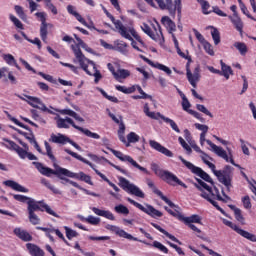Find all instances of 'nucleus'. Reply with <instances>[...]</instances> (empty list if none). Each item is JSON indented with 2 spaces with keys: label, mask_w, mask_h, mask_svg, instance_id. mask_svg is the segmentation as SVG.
Returning <instances> with one entry per match:
<instances>
[{
  "label": "nucleus",
  "mask_w": 256,
  "mask_h": 256,
  "mask_svg": "<svg viewBox=\"0 0 256 256\" xmlns=\"http://www.w3.org/2000/svg\"><path fill=\"white\" fill-rule=\"evenodd\" d=\"M45 149H46V155L51 159L53 163V167L55 170L46 167L41 162H33V165L36 167L37 171L41 173V175H44L45 177H51L52 175H64L65 177H70L71 179H79L80 181H84V183H88V185H93V182L91 181V176L79 172H71L68 169L59 167L57 165V159L55 158V155H53V149L51 148V145L47 143V141L44 142Z\"/></svg>",
  "instance_id": "f257e3e1"
},
{
  "label": "nucleus",
  "mask_w": 256,
  "mask_h": 256,
  "mask_svg": "<svg viewBox=\"0 0 256 256\" xmlns=\"http://www.w3.org/2000/svg\"><path fill=\"white\" fill-rule=\"evenodd\" d=\"M151 225H152V227H154V229H157V231H160V233H163V235L168 237V239H171V241H174L175 243L182 245L181 241H179V239H177V237L173 236L172 234H169V232H167L165 229L161 228V226H159L155 223H151Z\"/></svg>",
  "instance_id": "72a5a7b5"
},
{
  "label": "nucleus",
  "mask_w": 256,
  "mask_h": 256,
  "mask_svg": "<svg viewBox=\"0 0 256 256\" xmlns=\"http://www.w3.org/2000/svg\"><path fill=\"white\" fill-rule=\"evenodd\" d=\"M26 103L30 105V107H33L34 109H40V111H46L47 113H53V111L49 110L47 106L41 101L40 98H37L35 96H26Z\"/></svg>",
  "instance_id": "aec40b11"
},
{
  "label": "nucleus",
  "mask_w": 256,
  "mask_h": 256,
  "mask_svg": "<svg viewBox=\"0 0 256 256\" xmlns=\"http://www.w3.org/2000/svg\"><path fill=\"white\" fill-rule=\"evenodd\" d=\"M108 149L120 161H122L124 163H129L135 169H138L139 171H142V173H145L146 175H149V170H147L145 167H142L141 165H139V163H137V161H135V159H133V157H131L129 155H125V154H123V152L117 151V150H115L113 148H108Z\"/></svg>",
  "instance_id": "f8f14e48"
},
{
  "label": "nucleus",
  "mask_w": 256,
  "mask_h": 256,
  "mask_svg": "<svg viewBox=\"0 0 256 256\" xmlns=\"http://www.w3.org/2000/svg\"><path fill=\"white\" fill-rule=\"evenodd\" d=\"M118 181L119 186L123 189V191L130 193V195H135V197H140V199H145V193H143V191H141L137 185L130 183L127 178L119 176Z\"/></svg>",
  "instance_id": "9b49d317"
},
{
  "label": "nucleus",
  "mask_w": 256,
  "mask_h": 256,
  "mask_svg": "<svg viewBox=\"0 0 256 256\" xmlns=\"http://www.w3.org/2000/svg\"><path fill=\"white\" fill-rule=\"evenodd\" d=\"M79 44L72 45L71 49L79 63V65H95V63L91 60H89L87 57H85V55L83 54V52L81 51V47L82 49H85L87 51V53H91L92 55H95V50H93L91 47H89V45H87V43H85L83 40H78Z\"/></svg>",
  "instance_id": "0eeeda50"
},
{
  "label": "nucleus",
  "mask_w": 256,
  "mask_h": 256,
  "mask_svg": "<svg viewBox=\"0 0 256 256\" xmlns=\"http://www.w3.org/2000/svg\"><path fill=\"white\" fill-rule=\"evenodd\" d=\"M153 247H155L156 249H159V251H162V253H169V249H167V247H165V245H163L159 241H154Z\"/></svg>",
  "instance_id": "69168bd1"
},
{
  "label": "nucleus",
  "mask_w": 256,
  "mask_h": 256,
  "mask_svg": "<svg viewBox=\"0 0 256 256\" xmlns=\"http://www.w3.org/2000/svg\"><path fill=\"white\" fill-rule=\"evenodd\" d=\"M152 171L155 173V175H157V177H160V179L163 177L164 173L166 170H163L159 167V165L157 163H152L150 165Z\"/></svg>",
  "instance_id": "de8ad7c7"
},
{
  "label": "nucleus",
  "mask_w": 256,
  "mask_h": 256,
  "mask_svg": "<svg viewBox=\"0 0 256 256\" xmlns=\"http://www.w3.org/2000/svg\"><path fill=\"white\" fill-rule=\"evenodd\" d=\"M148 5H151V7H155V2L153 0H145ZM156 3H158V6L162 10H167L169 15L172 19H175V15L177 13V17L179 20L181 19V11L183 9V6L181 4V0H175L173 3V0H155Z\"/></svg>",
  "instance_id": "20e7f679"
},
{
  "label": "nucleus",
  "mask_w": 256,
  "mask_h": 256,
  "mask_svg": "<svg viewBox=\"0 0 256 256\" xmlns=\"http://www.w3.org/2000/svg\"><path fill=\"white\" fill-rule=\"evenodd\" d=\"M81 220L90 223V225H99V223H101V218H97L93 215H90L87 218L81 217Z\"/></svg>",
  "instance_id": "09e8293b"
},
{
  "label": "nucleus",
  "mask_w": 256,
  "mask_h": 256,
  "mask_svg": "<svg viewBox=\"0 0 256 256\" xmlns=\"http://www.w3.org/2000/svg\"><path fill=\"white\" fill-rule=\"evenodd\" d=\"M160 119H162L163 121H165V123H169L171 129H173V131H176V133H181V130H179V126H177V123H175L174 120L165 117L164 115H162L160 117Z\"/></svg>",
  "instance_id": "ea45409f"
},
{
  "label": "nucleus",
  "mask_w": 256,
  "mask_h": 256,
  "mask_svg": "<svg viewBox=\"0 0 256 256\" xmlns=\"http://www.w3.org/2000/svg\"><path fill=\"white\" fill-rule=\"evenodd\" d=\"M224 225H227V227H230L231 229H233L234 231H236V233H238V235H241V237H244V239H247L248 241H252V243H256V235L252 234L248 231H245L241 228H239L237 225L233 224V222L229 221V220H223Z\"/></svg>",
  "instance_id": "a211bd4d"
},
{
  "label": "nucleus",
  "mask_w": 256,
  "mask_h": 256,
  "mask_svg": "<svg viewBox=\"0 0 256 256\" xmlns=\"http://www.w3.org/2000/svg\"><path fill=\"white\" fill-rule=\"evenodd\" d=\"M201 68L199 66H187L186 68V77L192 85V87H197V83H199V80L201 79L200 74Z\"/></svg>",
  "instance_id": "f3484780"
},
{
  "label": "nucleus",
  "mask_w": 256,
  "mask_h": 256,
  "mask_svg": "<svg viewBox=\"0 0 256 256\" xmlns=\"http://www.w3.org/2000/svg\"><path fill=\"white\" fill-rule=\"evenodd\" d=\"M14 10L16 15L22 20V21H27V14H25V10H23L22 6L15 5Z\"/></svg>",
  "instance_id": "37998d69"
},
{
  "label": "nucleus",
  "mask_w": 256,
  "mask_h": 256,
  "mask_svg": "<svg viewBox=\"0 0 256 256\" xmlns=\"http://www.w3.org/2000/svg\"><path fill=\"white\" fill-rule=\"evenodd\" d=\"M91 210L93 213H95V215H98L99 217H105V219L115 221V215H113L109 210H101L97 207H92Z\"/></svg>",
  "instance_id": "7c9ffc66"
},
{
  "label": "nucleus",
  "mask_w": 256,
  "mask_h": 256,
  "mask_svg": "<svg viewBox=\"0 0 256 256\" xmlns=\"http://www.w3.org/2000/svg\"><path fill=\"white\" fill-rule=\"evenodd\" d=\"M204 51L208 53V55H215V51H213V46L208 41L204 42L203 44Z\"/></svg>",
  "instance_id": "338daca9"
},
{
  "label": "nucleus",
  "mask_w": 256,
  "mask_h": 256,
  "mask_svg": "<svg viewBox=\"0 0 256 256\" xmlns=\"http://www.w3.org/2000/svg\"><path fill=\"white\" fill-rule=\"evenodd\" d=\"M196 109L198 111H200V113H204V115H207L208 117L213 118V113H211V111H209V109H207V107H205V105L197 104Z\"/></svg>",
  "instance_id": "4d7b16f0"
},
{
  "label": "nucleus",
  "mask_w": 256,
  "mask_h": 256,
  "mask_svg": "<svg viewBox=\"0 0 256 256\" xmlns=\"http://www.w3.org/2000/svg\"><path fill=\"white\" fill-rule=\"evenodd\" d=\"M65 232H66V237L67 239L71 240L74 237H77L79 235V233H77V231L69 228L68 226H64Z\"/></svg>",
  "instance_id": "13d9d810"
},
{
  "label": "nucleus",
  "mask_w": 256,
  "mask_h": 256,
  "mask_svg": "<svg viewBox=\"0 0 256 256\" xmlns=\"http://www.w3.org/2000/svg\"><path fill=\"white\" fill-rule=\"evenodd\" d=\"M3 183L4 185H6V187H10V189L17 191L18 193H29V189L25 188L24 186L13 180H6Z\"/></svg>",
  "instance_id": "bb28decb"
},
{
  "label": "nucleus",
  "mask_w": 256,
  "mask_h": 256,
  "mask_svg": "<svg viewBox=\"0 0 256 256\" xmlns=\"http://www.w3.org/2000/svg\"><path fill=\"white\" fill-rule=\"evenodd\" d=\"M201 159L205 165L211 169V171L214 173L215 176H217L218 180L222 185H225L227 191H231V175L227 170L221 171L216 170L215 164L211 163L213 161V158H211L209 155H207L205 152H202Z\"/></svg>",
  "instance_id": "7ed1b4c3"
},
{
  "label": "nucleus",
  "mask_w": 256,
  "mask_h": 256,
  "mask_svg": "<svg viewBox=\"0 0 256 256\" xmlns=\"http://www.w3.org/2000/svg\"><path fill=\"white\" fill-rule=\"evenodd\" d=\"M26 249H28L30 255L32 256H45V252H43V250L35 244L27 243Z\"/></svg>",
  "instance_id": "473e14b6"
},
{
  "label": "nucleus",
  "mask_w": 256,
  "mask_h": 256,
  "mask_svg": "<svg viewBox=\"0 0 256 256\" xmlns=\"http://www.w3.org/2000/svg\"><path fill=\"white\" fill-rule=\"evenodd\" d=\"M2 141H4L1 142L3 147H6V149H9L10 151H15L20 159H27V153L29 150L21 148L19 145H17V143L7 138H3Z\"/></svg>",
  "instance_id": "dca6fc26"
},
{
  "label": "nucleus",
  "mask_w": 256,
  "mask_h": 256,
  "mask_svg": "<svg viewBox=\"0 0 256 256\" xmlns=\"http://www.w3.org/2000/svg\"><path fill=\"white\" fill-rule=\"evenodd\" d=\"M196 1L197 3H199V5H201L203 15L211 14V11H209V9H211V4H209V1L207 0H196Z\"/></svg>",
  "instance_id": "4c0bfd02"
},
{
  "label": "nucleus",
  "mask_w": 256,
  "mask_h": 256,
  "mask_svg": "<svg viewBox=\"0 0 256 256\" xmlns=\"http://www.w3.org/2000/svg\"><path fill=\"white\" fill-rule=\"evenodd\" d=\"M178 159H180L183 165H185V167H187V169H189L191 173H194V175H197L198 177L203 179V181H206V183H210V187H212V189H215V182H213V178H211V176H209L207 172L203 171V169H201L200 167L193 165V163L185 160L182 156H179Z\"/></svg>",
  "instance_id": "1a4fd4ad"
},
{
  "label": "nucleus",
  "mask_w": 256,
  "mask_h": 256,
  "mask_svg": "<svg viewBox=\"0 0 256 256\" xmlns=\"http://www.w3.org/2000/svg\"><path fill=\"white\" fill-rule=\"evenodd\" d=\"M149 145L152 149L158 151V153H162V155H165L166 157H173V152L161 145V143L155 140H149Z\"/></svg>",
  "instance_id": "b1692460"
},
{
  "label": "nucleus",
  "mask_w": 256,
  "mask_h": 256,
  "mask_svg": "<svg viewBox=\"0 0 256 256\" xmlns=\"http://www.w3.org/2000/svg\"><path fill=\"white\" fill-rule=\"evenodd\" d=\"M97 89L99 92H101V95H103L105 99H108V101H111L112 103H119V99H117V97L109 96L107 92H105V90H103L102 88H97Z\"/></svg>",
  "instance_id": "052dcab7"
},
{
  "label": "nucleus",
  "mask_w": 256,
  "mask_h": 256,
  "mask_svg": "<svg viewBox=\"0 0 256 256\" xmlns=\"http://www.w3.org/2000/svg\"><path fill=\"white\" fill-rule=\"evenodd\" d=\"M114 211L120 215H128L129 214V208L127 206L120 204L114 207Z\"/></svg>",
  "instance_id": "603ef678"
},
{
  "label": "nucleus",
  "mask_w": 256,
  "mask_h": 256,
  "mask_svg": "<svg viewBox=\"0 0 256 256\" xmlns=\"http://www.w3.org/2000/svg\"><path fill=\"white\" fill-rule=\"evenodd\" d=\"M70 71H73L74 73H79L81 70L85 71L87 75H91L95 77V83H99V80H101V72L97 70V66L95 65H82V66H75V65H68Z\"/></svg>",
  "instance_id": "4468645a"
},
{
  "label": "nucleus",
  "mask_w": 256,
  "mask_h": 256,
  "mask_svg": "<svg viewBox=\"0 0 256 256\" xmlns=\"http://www.w3.org/2000/svg\"><path fill=\"white\" fill-rule=\"evenodd\" d=\"M162 181L168 183V185H180L184 189H187V185L183 183L175 174L170 171L165 170L164 174L162 175Z\"/></svg>",
  "instance_id": "6ab92c4d"
},
{
  "label": "nucleus",
  "mask_w": 256,
  "mask_h": 256,
  "mask_svg": "<svg viewBox=\"0 0 256 256\" xmlns=\"http://www.w3.org/2000/svg\"><path fill=\"white\" fill-rule=\"evenodd\" d=\"M228 19H230L231 23H233L235 29L239 31V33H243V21H241L239 16H228Z\"/></svg>",
  "instance_id": "f704fd0d"
},
{
  "label": "nucleus",
  "mask_w": 256,
  "mask_h": 256,
  "mask_svg": "<svg viewBox=\"0 0 256 256\" xmlns=\"http://www.w3.org/2000/svg\"><path fill=\"white\" fill-rule=\"evenodd\" d=\"M208 71L215 73L216 75H222L225 79H229V76L233 75V70L229 65H222L221 70L215 69L213 66L207 67Z\"/></svg>",
  "instance_id": "5701e85b"
},
{
  "label": "nucleus",
  "mask_w": 256,
  "mask_h": 256,
  "mask_svg": "<svg viewBox=\"0 0 256 256\" xmlns=\"http://www.w3.org/2000/svg\"><path fill=\"white\" fill-rule=\"evenodd\" d=\"M50 143H58L60 145H65V143H69V137L58 133L57 135L51 134L49 138Z\"/></svg>",
  "instance_id": "2f4dec72"
},
{
  "label": "nucleus",
  "mask_w": 256,
  "mask_h": 256,
  "mask_svg": "<svg viewBox=\"0 0 256 256\" xmlns=\"http://www.w3.org/2000/svg\"><path fill=\"white\" fill-rule=\"evenodd\" d=\"M161 23L166 26V29L171 35L177 31V25L173 22V20H171V18H169V16H163L161 18Z\"/></svg>",
  "instance_id": "c756f323"
},
{
  "label": "nucleus",
  "mask_w": 256,
  "mask_h": 256,
  "mask_svg": "<svg viewBox=\"0 0 256 256\" xmlns=\"http://www.w3.org/2000/svg\"><path fill=\"white\" fill-rule=\"evenodd\" d=\"M141 29L150 39L156 41V43H160V45L165 43V37L163 36V32L161 31V26L159 24H157V27L154 26V30H152L148 24L144 23L141 26Z\"/></svg>",
  "instance_id": "ddd939ff"
},
{
  "label": "nucleus",
  "mask_w": 256,
  "mask_h": 256,
  "mask_svg": "<svg viewBox=\"0 0 256 256\" xmlns=\"http://www.w3.org/2000/svg\"><path fill=\"white\" fill-rule=\"evenodd\" d=\"M234 47L239 50L240 55H247V45L243 42H236Z\"/></svg>",
  "instance_id": "5fc2aeb1"
},
{
  "label": "nucleus",
  "mask_w": 256,
  "mask_h": 256,
  "mask_svg": "<svg viewBox=\"0 0 256 256\" xmlns=\"http://www.w3.org/2000/svg\"><path fill=\"white\" fill-rule=\"evenodd\" d=\"M106 229H108V231H113L116 235H119L120 237H123L124 239H129L130 241H139L138 238L134 237L133 235L127 233L125 230L117 227V226H113V225H106Z\"/></svg>",
  "instance_id": "4be33fe9"
},
{
  "label": "nucleus",
  "mask_w": 256,
  "mask_h": 256,
  "mask_svg": "<svg viewBox=\"0 0 256 256\" xmlns=\"http://www.w3.org/2000/svg\"><path fill=\"white\" fill-rule=\"evenodd\" d=\"M64 151L66 153H68V155H71V157H74V159H77L78 161H81L82 163L89 165V167H91V169H93V171H95V173L98 174V176L101 177V179H103V181L108 183V185L110 187H112V189H114V191H116V193H119V191H120L119 187H117V185H115L113 182H111L107 176H105L99 170L95 169V165H93V163H91L89 160L83 158L81 155H79L69 149H64Z\"/></svg>",
  "instance_id": "6e6552de"
},
{
  "label": "nucleus",
  "mask_w": 256,
  "mask_h": 256,
  "mask_svg": "<svg viewBox=\"0 0 256 256\" xmlns=\"http://www.w3.org/2000/svg\"><path fill=\"white\" fill-rule=\"evenodd\" d=\"M55 121L58 129H69V125H71L74 127V129H77V131H80L81 133L86 135V137H91V139H101V136L99 134L91 132V130L89 129L77 126L73 119L69 117L61 118V116L56 115Z\"/></svg>",
  "instance_id": "423d86ee"
},
{
  "label": "nucleus",
  "mask_w": 256,
  "mask_h": 256,
  "mask_svg": "<svg viewBox=\"0 0 256 256\" xmlns=\"http://www.w3.org/2000/svg\"><path fill=\"white\" fill-rule=\"evenodd\" d=\"M113 51H118L122 53V55H127L129 53V45L123 40L114 41V49Z\"/></svg>",
  "instance_id": "cd10ccee"
},
{
  "label": "nucleus",
  "mask_w": 256,
  "mask_h": 256,
  "mask_svg": "<svg viewBox=\"0 0 256 256\" xmlns=\"http://www.w3.org/2000/svg\"><path fill=\"white\" fill-rule=\"evenodd\" d=\"M196 181L197 182H192V185L198 189L200 192V197L211 203V205H213V207H215L218 211L225 213V211L220 208L219 204H217V201H223V203H227V201H231V197L225 194L223 190V197H221V194H219V188H213L211 185L207 184L205 181L199 178H196Z\"/></svg>",
  "instance_id": "f03ea898"
},
{
  "label": "nucleus",
  "mask_w": 256,
  "mask_h": 256,
  "mask_svg": "<svg viewBox=\"0 0 256 256\" xmlns=\"http://www.w3.org/2000/svg\"><path fill=\"white\" fill-rule=\"evenodd\" d=\"M178 141H179L180 145H182L183 149H185V151H187L188 155H191V153H193V149H191V146H189V144H187V142H185L183 137H179Z\"/></svg>",
  "instance_id": "e2e57ef3"
},
{
  "label": "nucleus",
  "mask_w": 256,
  "mask_h": 256,
  "mask_svg": "<svg viewBox=\"0 0 256 256\" xmlns=\"http://www.w3.org/2000/svg\"><path fill=\"white\" fill-rule=\"evenodd\" d=\"M14 235H16L18 239H21V241H33V236H31V234H29L27 230H24L22 228H15Z\"/></svg>",
  "instance_id": "c85d7f7f"
},
{
  "label": "nucleus",
  "mask_w": 256,
  "mask_h": 256,
  "mask_svg": "<svg viewBox=\"0 0 256 256\" xmlns=\"http://www.w3.org/2000/svg\"><path fill=\"white\" fill-rule=\"evenodd\" d=\"M176 51H177L178 55L180 57H182V59L188 60L187 65H189L191 63L192 60H191V56H189V51H186V53H185V52L181 51V48H177Z\"/></svg>",
  "instance_id": "0e129e2a"
},
{
  "label": "nucleus",
  "mask_w": 256,
  "mask_h": 256,
  "mask_svg": "<svg viewBox=\"0 0 256 256\" xmlns=\"http://www.w3.org/2000/svg\"><path fill=\"white\" fill-rule=\"evenodd\" d=\"M211 35L214 41V45H219L221 43V33L219 30L215 27H212Z\"/></svg>",
  "instance_id": "a19ab883"
},
{
  "label": "nucleus",
  "mask_w": 256,
  "mask_h": 256,
  "mask_svg": "<svg viewBox=\"0 0 256 256\" xmlns=\"http://www.w3.org/2000/svg\"><path fill=\"white\" fill-rule=\"evenodd\" d=\"M28 219L32 225H40L41 218L35 214V212H28Z\"/></svg>",
  "instance_id": "a18cd8bd"
},
{
  "label": "nucleus",
  "mask_w": 256,
  "mask_h": 256,
  "mask_svg": "<svg viewBox=\"0 0 256 256\" xmlns=\"http://www.w3.org/2000/svg\"><path fill=\"white\" fill-rule=\"evenodd\" d=\"M47 27H49L48 23H44L40 25V37L42 39V41H47V35H48V31H47Z\"/></svg>",
  "instance_id": "864d4df0"
},
{
  "label": "nucleus",
  "mask_w": 256,
  "mask_h": 256,
  "mask_svg": "<svg viewBox=\"0 0 256 256\" xmlns=\"http://www.w3.org/2000/svg\"><path fill=\"white\" fill-rule=\"evenodd\" d=\"M130 34L132 35V37H134V39H136V41L139 43L140 47H144V49H147V46L145 45V42H143V39H141V36H139V34H137V31H135V29H130Z\"/></svg>",
  "instance_id": "3c124183"
},
{
  "label": "nucleus",
  "mask_w": 256,
  "mask_h": 256,
  "mask_svg": "<svg viewBox=\"0 0 256 256\" xmlns=\"http://www.w3.org/2000/svg\"><path fill=\"white\" fill-rule=\"evenodd\" d=\"M2 57L5 61V63H7L8 65H17V61L15 60V57H13V55L3 54Z\"/></svg>",
  "instance_id": "680f3d73"
},
{
  "label": "nucleus",
  "mask_w": 256,
  "mask_h": 256,
  "mask_svg": "<svg viewBox=\"0 0 256 256\" xmlns=\"http://www.w3.org/2000/svg\"><path fill=\"white\" fill-rule=\"evenodd\" d=\"M115 28L118 30V33L121 35V37H124V39H128V41H133V37H131V29H127L121 22V20H117L115 24Z\"/></svg>",
  "instance_id": "393cba45"
},
{
  "label": "nucleus",
  "mask_w": 256,
  "mask_h": 256,
  "mask_svg": "<svg viewBox=\"0 0 256 256\" xmlns=\"http://www.w3.org/2000/svg\"><path fill=\"white\" fill-rule=\"evenodd\" d=\"M117 91H120L121 93H125L126 95H131V93H135V86H131L129 88L121 85L115 86Z\"/></svg>",
  "instance_id": "c03bdc74"
},
{
  "label": "nucleus",
  "mask_w": 256,
  "mask_h": 256,
  "mask_svg": "<svg viewBox=\"0 0 256 256\" xmlns=\"http://www.w3.org/2000/svg\"><path fill=\"white\" fill-rule=\"evenodd\" d=\"M41 184L46 186L47 189H50V191H52V193H55L56 195L61 194V191H59V189H57L55 186L51 185V183L47 179L42 178L41 179Z\"/></svg>",
  "instance_id": "79ce46f5"
},
{
  "label": "nucleus",
  "mask_w": 256,
  "mask_h": 256,
  "mask_svg": "<svg viewBox=\"0 0 256 256\" xmlns=\"http://www.w3.org/2000/svg\"><path fill=\"white\" fill-rule=\"evenodd\" d=\"M127 201L131 203V205H134V207H137V209H140V211H143V213H146V215H149L150 217H153L156 219V217H163V213L155 207L146 204V206H143L142 204H139V202H135V200L131 198H127Z\"/></svg>",
  "instance_id": "2eb2a0df"
},
{
  "label": "nucleus",
  "mask_w": 256,
  "mask_h": 256,
  "mask_svg": "<svg viewBox=\"0 0 256 256\" xmlns=\"http://www.w3.org/2000/svg\"><path fill=\"white\" fill-rule=\"evenodd\" d=\"M28 213H35V211H46L48 215H52V217H57L59 219V214L55 213L51 206L46 204L43 201H35V199L31 198L28 201Z\"/></svg>",
  "instance_id": "9d476101"
},
{
  "label": "nucleus",
  "mask_w": 256,
  "mask_h": 256,
  "mask_svg": "<svg viewBox=\"0 0 256 256\" xmlns=\"http://www.w3.org/2000/svg\"><path fill=\"white\" fill-rule=\"evenodd\" d=\"M147 185L153 191V193H155V195H158V197H160L162 201H165L167 205H169V207H171L172 209L177 207L171 200H169V198L163 195V192H161V190L157 189V186H155V183H153L152 180H147Z\"/></svg>",
  "instance_id": "412c9836"
},
{
  "label": "nucleus",
  "mask_w": 256,
  "mask_h": 256,
  "mask_svg": "<svg viewBox=\"0 0 256 256\" xmlns=\"http://www.w3.org/2000/svg\"><path fill=\"white\" fill-rule=\"evenodd\" d=\"M205 137H207V134L205 133L200 134V145L202 147L203 145H205V141H206L207 145L211 147V151L215 153V155H217L218 157H221V159H224L226 163H231V165H235V160H233V151L231 150V148H227V151H228V154H227V151H225L223 147L217 146L216 144L211 142V140L205 139Z\"/></svg>",
  "instance_id": "39448f33"
},
{
  "label": "nucleus",
  "mask_w": 256,
  "mask_h": 256,
  "mask_svg": "<svg viewBox=\"0 0 256 256\" xmlns=\"http://www.w3.org/2000/svg\"><path fill=\"white\" fill-rule=\"evenodd\" d=\"M144 113L150 119L159 120V119H161V116H162V114L159 113V112H151V111H149V104H147V103L144 105Z\"/></svg>",
  "instance_id": "e433bc0d"
},
{
  "label": "nucleus",
  "mask_w": 256,
  "mask_h": 256,
  "mask_svg": "<svg viewBox=\"0 0 256 256\" xmlns=\"http://www.w3.org/2000/svg\"><path fill=\"white\" fill-rule=\"evenodd\" d=\"M108 69L111 71L115 79H127V77L130 75L129 71L125 69H115L114 66H108Z\"/></svg>",
  "instance_id": "a878e982"
},
{
  "label": "nucleus",
  "mask_w": 256,
  "mask_h": 256,
  "mask_svg": "<svg viewBox=\"0 0 256 256\" xmlns=\"http://www.w3.org/2000/svg\"><path fill=\"white\" fill-rule=\"evenodd\" d=\"M118 138L122 143H127V139H125V124L123 122L119 124Z\"/></svg>",
  "instance_id": "8fccbe9b"
},
{
  "label": "nucleus",
  "mask_w": 256,
  "mask_h": 256,
  "mask_svg": "<svg viewBox=\"0 0 256 256\" xmlns=\"http://www.w3.org/2000/svg\"><path fill=\"white\" fill-rule=\"evenodd\" d=\"M13 198L15 201H19L20 203H27V205L29 204V201H31V197H27L21 194H14Z\"/></svg>",
  "instance_id": "bf43d9fd"
},
{
  "label": "nucleus",
  "mask_w": 256,
  "mask_h": 256,
  "mask_svg": "<svg viewBox=\"0 0 256 256\" xmlns=\"http://www.w3.org/2000/svg\"><path fill=\"white\" fill-rule=\"evenodd\" d=\"M180 97L182 99V108L184 111H187V113H189V108L191 107V103L189 102V100L187 99V96H185V94H183V92H179Z\"/></svg>",
  "instance_id": "49530a36"
},
{
  "label": "nucleus",
  "mask_w": 256,
  "mask_h": 256,
  "mask_svg": "<svg viewBox=\"0 0 256 256\" xmlns=\"http://www.w3.org/2000/svg\"><path fill=\"white\" fill-rule=\"evenodd\" d=\"M139 135H137V133L135 132H130L128 135H127V141L126 143H124L126 145V147H129L130 143H139Z\"/></svg>",
  "instance_id": "58836bf2"
},
{
  "label": "nucleus",
  "mask_w": 256,
  "mask_h": 256,
  "mask_svg": "<svg viewBox=\"0 0 256 256\" xmlns=\"http://www.w3.org/2000/svg\"><path fill=\"white\" fill-rule=\"evenodd\" d=\"M9 19H10L11 22H13V25H15V27H16L17 29H21V30L25 29V28L23 27V23L20 22L19 19H18L17 17H15V15L10 14V15H9Z\"/></svg>",
  "instance_id": "6e6d98bb"
},
{
  "label": "nucleus",
  "mask_w": 256,
  "mask_h": 256,
  "mask_svg": "<svg viewBox=\"0 0 256 256\" xmlns=\"http://www.w3.org/2000/svg\"><path fill=\"white\" fill-rule=\"evenodd\" d=\"M182 221H184L186 225H193V223H198L201 225V216L193 214L190 217H183Z\"/></svg>",
  "instance_id": "c9c22d12"
},
{
  "label": "nucleus",
  "mask_w": 256,
  "mask_h": 256,
  "mask_svg": "<svg viewBox=\"0 0 256 256\" xmlns=\"http://www.w3.org/2000/svg\"><path fill=\"white\" fill-rule=\"evenodd\" d=\"M46 9H49V11H51V13H53V15H57V13H59L57 11V7H55L53 5V3L51 2V0H48V3L45 4Z\"/></svg>",
  "instance_id": "774afa93"
}]
</instances>
